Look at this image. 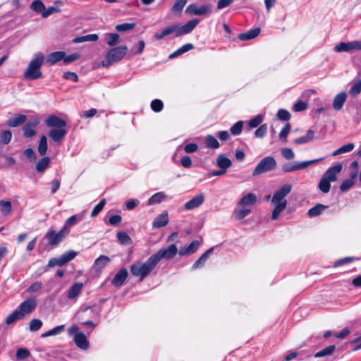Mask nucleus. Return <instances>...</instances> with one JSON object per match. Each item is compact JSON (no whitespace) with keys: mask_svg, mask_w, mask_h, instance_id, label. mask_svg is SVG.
<instances>
[{"mask_svg":"<svg viewBox=\"0 0 361 361\" xmlns=\"http://www.w3.org/2000/svg\"><path fill=\"white\" fill-rule=\"evenodd\" d=\"M199 23L198 19L189 20L183 25L175 23L164 28L160 33H157L154 38L157 40H161L169 35H173V37H178L190 33Z\"/></svg>","mask_w":361,"mask_h":361,"instance_id":"f257e3e1","label":"nucleus"},{"mask_svg":"<svg viewBox=\"0 0 361 361\" xmlns=\"http://www.w3.org/2000/svg\"><path fill=\"white\" fill-rule=\"evenodd\" d=\"M292 186L289 184H285L281 186L274 195L271 203L274 204L272 211L271 219L276 220L280 214L285 209L287 205L286 197L290 192Z\"/></svg>","mask_w":361,"mask_h":361,"instance_id":"f03ea898","label":"nucleus"},{"mask_svg":"<svg viewBox=\"0 0 361 361\" xmlns=\"http://www.w3.org/2000/svg\"><path fill=\"white\" fill-rule=\"evenodd\" d=\"M342 164L337 163L336 165L328 169L323 174L318 184V188L321 192L328 193L331 188V182H335L342 170Z\"/></svg>","mask_w":361,"mask_h":361,"instance_id":"7ed1b4c3","label":"nucleus"},{"mask_svg":"<svg viewBox=\"0 0 361 361\" xmlns=\"http://www.w3.org/2000/svg\"><path fill=\"white\" fill-rule=\"evenodd\" d=\"M44 60V56L42 53L38 52L35 54L33 59L29 63L27 69L24 72V78L31 80L42 78V73L40 71V68L43 64Z\"/></svg>","mask_w":361,"mask_h":361,"instance_id":"20e7f679","label":"nucleus"},{"mask_svg":"<svg viewBox=\"0 0 361 361\" xmlns=\"http://www.w3.org/2000/svg\"><path fill=\"white\" fill-rule=\"evenodd\" d=\"M128 51V48L126 45L111 48L106 52L104 59L102 61V66L107 68L112 64L121 61L126 55Z\"/></svg>","mask_w":361,"mask_h":361,"instance_id":"39448f33","label":"nucleus"},{"mask_svg":"<svg viewBox=\"0 0 361 361\" xmlns=\"http://www.w3.org/2000/svg\"><path fill=\"white\" fill-rule=\"evenodd\" d=\"M157 266V264L150 256L148 259L144 262H135L130 266L131 274L136 277H140V281L145 279Z\"/></svg>","mask_w":361,"mask_h":361,"instance_id":"423d86ee","label":"nucleus"},{"mask_svg":"<svg viewBox=\"0 0 361 361\" xmlns=\"http://www.w3.org/2000/svg\"><path fill=\"white\" fill-rule=\"evenodd\" d=\"M277 166V163L273 157L268 156L264 157L257 165L252 171V176H258L263 173L274 170Z\"/></svg>","mask_w":361,"mask_h":361,"instance_id":"0eeeda50","label":"nucleus"},{"mask_svg":"<svg viewBox=\"0 0 361 361\" xmlns=\"http://www.w3.org/2000/svg\"><path fill=\"white\" fill-rule=\"evenodd\" d=\"M324 158H319L305 161H295L293 163L288 162L282 165L281 169L285 173H290L296 171H300L307 168L308 166L317 164L320 161L323 160Z\"/></svg>","mask_w":361,"mask_h":361,"instance_id":"6e6552de","label":"nucleus"},{"mask_svg":"<svg viewBox=\"0 0 361 361\" xmlns=\"http://www.w3.org/2000/svg\"><path fill=\"white\" fill-rule=\"evenodd\" d=\"M178 252V248L175 244H171L166 248H162L153 254L152 257L154 262L157 264L161 259H171Z\"/></svg>","mask_w":361,"mask_h":361,"instance_id":"1a4fd4ad","label":"nucleus"},{"mask_svg":"<svg viewBox=\"0 0 361 361\" xmlns=\"http://www.w3.org/2000/svg\"><path fill=\"white\" fill-rule=\"evenodd\" d=\"M77 255V253L73 250L68 251L63 255H61L59 257L51 258L49 260L47 264L48 267H53L55 266L61 267L68 262L73 259Z\"/></svg>","mask_w":361,"mask_h":361,"instance_id":"9d476101","label":"nucleus"},{"mask_svg":"<svg viewBox=\"0 0 361 361\" xmlns=\"http://www.w3.org/2000/svg\"><path fill=\"white\" fill-rule=\"evenodd\" d=\"M77 255V253L73 250L68 251L63 255H61L59 257L51 258L49 260L47 264L48 267H53L55 266L61 267L68 262L73 259Z\"/></svg>","mask_w":361,"mask_h":361,"instance_id":"9b49d317","label":"nucleus"},{"mask_svg":"<svg viewBox=\"0 0 361 361\" xmlns=\"http://www.w3.org/2000/svg\"><path fill=\"white\" fill-rule=\"evenodd\" d=\"M67 235L66 228H61L58 233H56L54 230H50L45 234L43 239L47 240L50 245H56L60 243Z\"/></svg>","mask_w":361,"mask_h":361,"instance_id":"f8f14e48","label":"nucleus"},{"mask_svg":"<svg viewBox=\"0 0 361 361\" xmlns=\"http://www.w3.org/2000/svg\"><path fill=\"white\" fill-rule=\"evenodd\" d=\"M37 300L35 297H31L23 301L17 308L18 312L25 317L32 313L37 307Z\"/></svg>","mask_w":361,"mask_h":361,"instance_id":"ddd939ff","label":"nucleus"},{"mask_svg":"<svg viewBox=\"0 0 361 361\" xmlns=\"http://www.w3.org/2000/svg\"><path fill=\"white\" fill-rule=\"evenodd\" d=\"M353 50H361V41H352L349 42H340L334 47L336 52H349Z\"/></svg>","mask_w":361,"mask_h":361,"instance_id":"4468645a","label":"nucleus"},{"mask_svg":"<svg viewBox=\"0 0 361 361\" xmlns=\"http://www.w3.org/2000/svg\"><path fill=\"white\" fill-rule=\"evenodd\" d=\"M212 6L208 4L202 5L200 7L195 4H190L186 10L185 13L190 15L203 16L211 13Z\"/></svg>","mask_w":361,"mask_h":361,"instance_id":"2eb2a0df","label":"nucleus"},{"mask_svg":"<svg viewBox=\"0 0 361 361\" xmlns=\"http://www.w3.org/2000/svg\"><path fill=\"white\" fill-rule=\"evenodd\" d=\"M257 201V197L255 193L250 192L242 197L238 202L237 205L240 207L251 208Z\"/></svg>","mask_w":361,"mask_h":361,"instance_id":"dca6fc26","label":"nucleus"},{"mask_svg":"<svg viewBox=\"0 0 361 361\" xmlns=\"http://www.w3.org/2000/svg\"><path fill=\"white\" fill-rule=\"evenodd\" d=\"M45 123L47 126L51 128H60L66 127V121L55 115H51L48 116L45 121Z\"/></svg>","mask_w":361,"mask_h":361,"instance_id":"f3484780","label":"nucleus"},{"mask_svg":"<svg viewBox=\"0 0 361 361\" xmlns=\"http://www.w3.org/2000/svg\"><path fill=\"white\" fill-rule=\"evenodd\" d=\"M39 121L38 119H33L28 121L23 128V135L25 137H32L36 135L37 132L35 128L39 124Z\"/></svg>","mask_w":361,"mask_h":361,"instance_id":"a211bd4d","label":"nucleus"},{"mask_svg":"<svg viewBox=\"0 0 361 361\" xmlns=\"http://www.w3.org/2000/svg\"><path fill=\"white\" fill-rule=\"evenodd\" d=\"M200 245L198 240H193L190 245L180 248L178 254L180 256H188L195 253Z\"/></svg>","mask_w":361,"mask_h":361,"instance_id":"6ab92c4d","label":"nucleus"},{"mask_svg":"<svg viewBox=\"0 0 361 361\" xmlns=\"http://www.w3.org/2000/svg\"><path fill=\"white\" fill-rule=\"evenodd\" d=\"M204 201V196L203 194H200L194 197H192L190 200L184 204V209L186 210H192L197 208L200 205L203 204Z\"/></svg>","mask_w":361,"mask_h":361,"instance_id":"aec40b11","label":"nucleus"},{"mask_svg":"<svg viewBox=\"0 0 361 361\" xmlns=\"http://www.w3.org/2000/svg\"><path fill=\"white\" fill-rule=\"evenodd\" d=\"M68 133L66 128H51L49 132V136L56 142H60Z\"/></svg>","mask_w":361,"mask_h":361,"instance_id":"412c9836","label":"nucleus"},{"mask_svg":"<svg viewBox=\"0 0 361 361\" xmlns=\"http://www.w3.org/2000/svg\"><path fill=\"white\" fill-rule=\"evenodd\" d=\"M128 275V270L126 268L121 269L112 279L111 284L116 287L121 286L127 279Z\"/></svg>","mask_w":361,"mask_h":361,"instance_id":"4be33fe9","label":"nucleus"},{"mask_svg":"<svg viewBox=\"0 0 361 361\" xmlns=\"http://www.w3.org/2000/svg\"><path fill=\"white\" fill-rule=\"evenodd\" d=\"M27 120V116L23 114H17L10 118L6 122V126L10 128H16L22 126Z\"/></svg>","mask_w":361,"mask_h":361,"instance_id":"5701e85b","label":"nucleus"},{"mask_svg":"<svg viewBox=\"0 0 361 361\" xmlns=\"http://www.w3.org/2000/svg\"><path fill=\"white\" fill-rule=\"evenodd\" d=\"M347 94L345 92L338 93L333 100V108L336 111L341 110L346 101Z\"/></svg>","mask_w":361,"mask_h":361,"instance_id":"b1692460","label":"nucleus"},{"mask_svg":"<svg viewBox=\"0 0 361 361\" xmlns=\"http://www.w3.org/2000/svg\"><path fill=\"white\" fill-rule=\"evenodd\" d=\"M169 223L168 213L164 212L158 215L153 221L152 226L154 228H161Z\"/></svg>","mask_w":361,"mask_h":361,"instance_id":"393cba45","label":"nucleus"},{"mask_svg":"<svg viewBox=\"0 0 361 361\" xmlns=\"http://www.w3.org/2000/svg\"><path fill=\"white\" fill-rule=\"evenodd\" d=\"M74 341L76 345L80 349L87 350L89 348L87 337L83 333L76 334L74 336Z\"/></svg>","mask_w":361,"mask_h":361,"instance_id":"a878e982","label":"nucleus"},{"mask_svg":"<svg viewBox=\"0 0 361 361\" xmlns=\"http://www.w3.org/2000/svg\"><path fill=\"white\" fill-rule=\"evenodd\" d=\"M260 28L255 27L254 29L250 30L246 32H243L238 35V39L241 41H247L257 37L260 33Z\"/></svg>","mask_w":361,"mask_h":361,"instance_id":"bb28decb","label":"nucleus"},{"mask_svg":"<svg viewBox=\"0 0 361 361\" xmlns=\"http://www.w3.org/2000/svg\"><path fill=\"white\" fill-rule=\"evenodd\" d=\"M65 56V52L63 51H54L49 54L47 59V63L51 66L63 60Z\"/></svg>","mask_w":361,"mask_h":361,"instance_id":"cd10ccee","label":"nucleus"},{"mask_svg":"<svg viewBox=\"0 0 361 361\" xmlns=\"http://www.w3.org/2000/svg\"><path fill=\"white\" fill-rule=\"evenodd\" d=\"M83 284L82 283H75L68 290L67 297L69 299H75L78 297L81 293Z\"/></svg>","mask_w":361,"mask_h":361,"instance_id":"c85d7f7f","label":"nucleus"},{"mask_svg":"<svg viewBox=\"0 0 361 361\" xmlns=\"http://www.w3.org/2000/svg\"><path fill=\"white\" fill-rule=\"evenodd\" d=\"M214 247H211L207 250L192 266V269H197V268L203 266L206 261L208 259L209 255L213 252Z\"/></svg>","mask_w":361,"mask_h":361,"instance_id":"c756f323","label":"nucleus"},{"mask_svg":"<svg viewBox=\"0 0 361 361\" xmlns=\"http://www.w3.org/2000/svg\"><path fill=\"white\" fill-rule=\"evenodd\" d=\"M314 138V132L312 130H308L305 136L295 138L293 142L296 145H302L310 141H312Z\"/></svg>","mask_w":361,"mask_h":361,"instance_id":"7c9ffc66","label":"nucleus"},{"mask_svg":"<svg viewBox=\"0 0 361 361\" xmlns=\"http://www.w3.org/2000/svg\"><path fill=\"white\" fill-rule=\"evenodd\" d=\"M50 159L48 157H44L36 164V170L39 173H44L49 168Z\"/></svg>","mask_w":361,"mask_h":361,"instance_id":"2f4dec72","label":"nucleus"},{"mask_svg":"<svg viewBox=\"0 0 361 361\" xmlns=\"http://www.w3.org/2000/svg\"><path fill=\"white\" fill-rule=\"evenodd\" d=\"M252 209L247 207L235 208L233 212V216L237 220H242L251 213Z\"/></svg>","mask_w":361,"mask_h":361,"instance_id":"473e14b6","label":"nucleus"},{"mask_svg":"<svg viewBox=\"0 0 361 361\" xmlns=\"http://www.w3.org/2000/svg\"><path fill=\"white\" fill-rule=\"evenodd\" d=\"M216 164L220 169H224L226 170L232 165V162L230 159L224 154H220L217 157Z\"/></svg>","mask_w":361,"mask_h":361,"instance_id":"72a5a7b5","label":"nucleus"},{"mask_svg":"<svg viewBox=\"0 0 361 361\" xmlns=\"http://www.w3.org/2000/svg\"><path fill=\"white\" fill-rule=\"evenodd\" d=\"M194 48V46L192 44L188 43L184 45H183L181 47H180L178 49H177L176 51L173 52L169 55V59H174Z\"/></svg>","mask_w":361,"mask_h":361,"instance_id":"f704fd0d","label":"nucleus"},{"mask_svg":"<svg viewBox=\"0 0 361 361\" xmlns=\"http://www.w3.org/2000/svg\"><path fill=\"white\" fill-rule=\"evenodd\" d=\"M99 39L97 34H90L75 37L73 39L74 43H82L84 42H96Z\"/></svg>","mask_w":361,"mask_h":361,"instance_id":"c9c22d12","label":"nucleus"},{"mask_svg":"<svg viewBox=\"0 0 361 361\" xmlns=\"http://www.w3.org/2000/svg\"><path fill=\"white\" fill-rule=\"evenodd\" d=\"M166 195L163 192H159L153 195L147 201L149 205L159 204L166 200Z\"/></svg>","mask_w":361,"mask_h":361,"instance_id":"e433bc0d","label":"nucleus"},{"mask_svg":"<svg viewBox=\"0 0 361 361\" xmlns=\"http://www.w3.org/2000/svg\"><path fill=\"white\" fill-rule=\"evenodd\" d=\"M0 208L3 215L8 216L12 212V204L8 200H1Z\"/></svg>","mask_w":361,"mask_h":361,"instance_id":"4c0bfd02","label":"nucleus"},{"mask_svg":"<svg viewBox=\"0 0 361 361\" xmlns=\"http://www.w3.org/2000/svg\"><path fill=\"white\" fill-rule=\"evenodd\" d=\"M327 207L328 206L323 205L322 204H317L314 207L308 210L307 214L310 217L317 216Z\"/></svg>","mask_w":361,"mask_h":361,"instance_id":"58836bf2","label":"nucleus"},{"mask_svg":"<svg viewBox=\"0 0 361 361\" xmlns=\"http://www.w3.org/2000/svg\"><path fill=\"white\" fill-rule=\"evenodd\" d=\"M23 318L24 317L22 316V314H20L16 309L12 313L8 315V317L6 318L5 322L7 325H10L16 321L23 319Z\"/></svg>","mask_w":361,"mask_h":361,"instance_id":"ea45409f","label":"nucleus"},{"mask_svg":"<svg viewBox=\"0 0 361 361\" xmlns=\"http://www.w3.org/2000/svg\"><path fill=\"white\" fill-rule=\"evenodd\" d=\"M110 262V258L106 255H100L94 262V267L97 270L105 267Z\"/></svg>","mask_w":361,"mask_h":361,"instance_id":"a19ab883","label":"nucleus"},{"mask_svg":"<svg viewBox=\"0 0 361 361\" xmlns=\"http://www.w3.org/2000/svg\"><path fill=\"white\" fill-rule=\"evenodd\" d=\"M106 43L109 47H114L119 43L120 36L118 33H106Z\"/></svg>","mask_w":361,"mask_h":361,"instance_id":"79ce46f5","label":"nucleus"},{"mask_svg":"<svg viewBox=\"0 0 361 361\" xmlns=\"http://www.w3.org/2000/svg\"><path fill=\"white\" fill-rule=\"evenodd\" d=\"M12 133L9 130H4L0 133V144L8 145L12 139Z\"/></svg>","mask_w":361,"mask_h":361,"instance_id":"37998d69","label":"nucleus"},{"mask_svg":"<svg viewBox=\"0 0 361 361\" xmlns=\"http://www.w3.org/2000/svg\"><path fill=\"white\" fill-rule=\"evenodd\" d=\"M205 145L211 149H217L219 147V143L216 138L212 135H208L205 137Z\"/></svg>","mask_w":361,"mask_h":361,"instance_id":"c03bdc74","label":"nucleus"},{"mask_svg":"<svg viewBox=\"0 0 361 361\" xmlns=\"http://www.w3.org/2000/svg\"><path fill=\"white\" fill-rule=\"evenodd\" d=\"M30 8L37 13H41L42 16V13L45 9V6L41 0H35L32 2Z\"/></svg>","mask_w":361,"mask_h":361,"instance_id":"a18cd8bd","label":"nucleus"},{"mask_svg":"<svg viewBox=\"0 0 361 361\" xmlns=\"http://www.w3.org/2000/svg\"><path fill=\"white\" fill-rule=\"evenodd\" d=\"M355 147L353 143H348L340 148L337 149L332 153V156L335 157L341 154L348 153L351 152Z\"/></svg>","mask_w":361,"mask_h":361,"instance_id":"49530a36","label":"nucleus"},{"mask_svg":"<svg viewBox=\"0 0 361 361\" xmlns=\"http://www.w3.org/2000/svg\"><path fill=\"white\" fill-rule=\"evenodd\" d=\"M81 219L82 217L78 218L77 215H73L66 221V224L62 228H66V234H68L70 231L69 228L75 225Z\"/></svg>","mask_w":361,"mask_h":361,"instance_id":"de8ad7c7","label":"nucleus"},{"mask_svg":"<svg viewBox=\"0 0 361 361\" xmlns=\"http://www.w3.org/2000/svg\"><path fill=\"white\" fill-rule=\"evenodd\" d=\"M37 149L40 155L43 156L46 154L47 151V139L45 135L40 137Z\"/></svg>","mask_w":361,"mask_h":361,"instance_id":"09e8293b","label":"nucleus"},{"mask_svg":"<svg viewBox=\"0 0 361 361\" xmlns=\"http://www.w3.org/2000/svg\"><path fill=\"white\" fill-rule=\"evenodd\" d=\"M117 238L119 243L122 245H129L132 243L130 237L124 231L117 233Z\"/></svg>","mask_w":361,"mask_h":361,"instance_id":"8fccbe9b","label":"nucleus"},{"mask_svg":"<svg viewBox=\"0 0 361 361\" xmlns=\"http://www.w3.org/2000/svg\"><path fill=\"white\" fill-rule=\"evenodd\" d=\"M335 348H336V347L334 345H329V346L324 348L323 350L317 352L314 355V357H322L330 355L334 352Z\"/></svg>","mask_w":361,"mask_h":361,"instance_id":"3c124183","label":"nucleus"},{"mask_svg":"<svg viewBox=\"0 0 361 361\" xmlns=\"http://www.w3.org/2000/svg\"><path fill=\"white\" fill-rule=\"evenodd\" d=\"M187 3V0H176L171 8V11L176 13H180Z\"/></svg>","mask_w":361,"mask_h":361,"instance_id":"603ef678","label":"nucleus"},{"mask_svg":"<svg viewBox=\"0 0 361 361\" xmlns=\"http://www.w3.org/2000/svg\"><path fill=\"white\" fill-rule=\"evenodd\" d=\"M106 204V200L102 199L97 205L94 206L93 208L92 212H91V216L92 217H96L104 209V206Z\"/></svg>","mask_w":361,"mask_h":361,"instance_id":"864d4df0","label":"nucleus"},{"mask_svg":"<svg viewBox=\"0 0 361 361\" xmlns=\"http://www.w3.org/2000/svg\"><path fill=\"white\" fill-rule=\"evenodd\" d=\"M135 25H136L134 23H125L117 25L116 26V30L118 32H126L133 30L135 27Z\"/></svg>","mask_w":361,"mask_h":361,"instance_id":"5fc2aeb1","label":"nucleus"},{"mask_svg":"<svg viewBox=\"0 0 361 361\" xmlns=\"http://www.w3.org/2000/svg\"><path fill=\"white\" fill-rule=\"evenodd\" d=\"M361 92V80L355 82L351 87L349 94L355 97Z\"/></svg>","mask_w":361,"mask_h":361,"instance_id":"6e6d98bb","label":"nucleus"},{"mask_svg":"<svg viewBox=\"0 0 361 361\" xmlns=\"http://www.w3.org/2000/svg\"><path fill=\"white\" fill-rule=\"evenodd\" d=\"M145 47V43L143 40H140L138 42L137 45L133 47L130 50V52L133 55H140L142 53Z\"/></svg>","mask_w":361,"mask_h":361,"instance_id":"4d7b16f0","label":"nucleus"},{"mask_svg":"<svg viewBox=\"0 0 361 361\" xmlns=\"http://www.w3.org/2000/svg\"><path fill=\"white\" fill-rule=\"evenodd\" d=\"M243 122L241 121L235 123L230 129L231 133L233 135H238L242 133Z\"/></svg>","mask_w":361,"mask_h":361,"instance_id":"13d9d810","label":"nucleus"},{"mask_svg":"<svg viewBox=\"0 0 361 361\" xmlns=\"http://www.w3.org/2000/svg\"><path fill=\"white\" fill-rule=\"evenodd\" d=\"M264 116L261 114H259L256 116L254 118L251 119L248 122V126L251 128H257L258 126H259L262 121H263Z\"/></svg>","mask_w":361,"mask_h":361,"instance_id":"bf43d9fd","label":"nucleus"},{"mask_svg":"<svg viewBox=\"0 0 361 361\" xmlns=\"http://www.w3.org/2000/svg\"><path fill=\"white\" fill-rule=\"evenodd\" d=\"M42 326V322L39 319H32L30 322V330L31 331H37Z\"/></svg>","mask_w":361,"mask_h":361,"instance_id":"052dcab7","label":"nucleus"},{"mask_svg":"<svg viewBox=\"0 0 361 361\" xmlns=\"http://www.w3.org/2000/svg\"><path fill=\"white\" fill-rule=\"evenodd\" d=\"M354 183H355V180H353V179H350V178L345 179L341 184L340 190L342 192H345V191L348 190L350 188H351L353 186Z\"/></svg>","mask_w":361,"mask_h":361,"instance_id":"680f3d73","label":"nucleus"},{"mask_svg":"<svg viewBox=\"0 0 361 361\" xmlns=\"http://www.w3.org/2000/svg\"><path fill=\"white\" fill-rule=\"evenodd\" d=\"M163 102L158 99L152 100L151 102V108L155 112H159L163 109Z\"/></svg>","mask_w":361,"mask_h":361,"instance_id":"e2e57ef3","label":"nucleus"},{"mask_svg":"<svg viewBox=\"0 0 361 361\" xmlns=\"http://www.w3.org/2000/svg\"><path fill=\"white\" fill-rule=\"evenodd\" d=\"M277 117L281 121H288L290 118V114L286 109H281L277 112Z\"/></svg>","mask_w":361,"mask_h":361,"instance_id":"0e129e2a","label":"nucleus"},{"mask_svg":"<svg viewBox=\"0 0 361 361\" xmlns=\"http://www.w3.org/2000/svg\"><path fill=\"white\" fill-rule=\"evenodd\" d=\"M61 11L60 8L55 6H50L48 8L44 9V12L42 13V18H48L49 16H51L53 13H59Z\"/></svg>","mask_w":361,"mask_h":361,"instance_id":"69168bd1","label":"nucleus"},{"mask_svg":"<svg viewBox=\"0 0 361 361\" xmlns=\"http://www.w3.org/2000/svg\"><path fill=\"white\" fill-rule=\"evenodd\" d=\"M281 154L287 160H291L295 158V154L290 148H283L281 149Z\"/></svg>","mask_w":361,"mask_h":361,"instance_id":"338daca9","label":"nucleus"},{"mask_svg":"<svg viewBox=\"0 0 361 361\" xmlns=\"http://www.w3.org/2000/svg\"><path fill=\"white\" fill-rule=\"evenodd\" d=\"M267 132V124H262L255 130V135L257 137L262 138L266 135Z\"/></svg>","mask_w":361,"mask_h":361,"instance_id":"774afa93","label":"nucleus"}]
</instances>
